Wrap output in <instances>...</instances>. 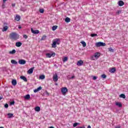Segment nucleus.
Here are the masks:
<instances>
[{"label":"nucleus","instance_id":"f257e3e1","mask_svg":"<svg viewBox=\"0 0 128 128\" xmlns=\"http://www.w3.org/2000/svg\"><path fill=\"white\" fill-rule=\"evenodd\" d=\"M9 38H10V40H18V38H20V35H18V34H16V32H12L10 34Z\"/></svg>","mask_w":128,"mask_h":128},{"label":"nucleus","instance_id":"f03ea898","mask_svg":"<svg viewBox=\"0 0 128 128\" xmlns=\"http://www.w3.org/2000/svg\"><path fill=\"white\" fill-rule=\"evenodd\" d=\"M60 44V38H55L53 40L52 44V48H56V44Z\"/></svg>","mask_w":128,"mask_h":128},{"label":"nucleus","instance_id":"7ed1b4c3","mask_svg":"<svg viewBox=\"0 0 128 128\" xmlns=\"http://www.w3.org/2000/svg\"><path fill=\"white\" fill-rule=\"evenodd\" d=\"M106 43H104L102 42H98L96 44V46H97V48H98L100 46H106Z\"/></svg>","mask_w":128,"mask_h":128},{"label":"nucleus","instance_id":"20e7f679","mask_svg":"<svg viewBox=\"0 0 128 128\" xmlns=\"http://www.w3.org/2000/svg\"><path fill=\"white\" fill-rule=\"evenodd\" d=\"M61 92L63 96H66V92H68V88L66 87L63 88L62 89H61Z\"/></svg>","mask_w":128,"mask_h":128},{"label":"nucleus","instance_id":"39448f33","mask_svg":"<svg viewBox=\"0 0 128 128\" xmlns=\"http://www.w3.org/2000/svg\"><path fill=\"white\" fill-rule=\"evenodd\" d=\"M100 56V52L95 53L94 56H92V60H94V58H98Z\"/></svg>","mask_w":128,"mask_h":128},{"label":"nucleus","instance_id":"423d86ee","mask_svg":"<svg viewBox=\"0 0 128 128\" xmlns=\"http://www.w3.org/2000/svg\"><path fill=\"white\" fill-rule=\"evenodd\" d=\"M53 80L55 82H56L58 80V76L56 74H55L53 76Z\"/></svg>","mask_w":128,"mask_h":128},{"label":"nucleus","instance_id":"0eeeda50","mask_svg":"<svg viewBox=\"0 0 128 128\" xmlns=\"http://www.w3.org/2000/svg\"><path fill=\"white\" fill-rule=\"evenodd\" d=\"M31 32L32 34H40V30H34L32 28H31Z\"/></svg>","mask_w":128,"mask_h":128},{"label":"nucleus","instance_id":"6e6552de","mask_svg":"<svg viewBox=\"0 0 128 128\" xmlns=\"http://www.w3.org/2000/svg\"><path fill=\"white\" fill-rule=\"evenodd\" d=\"M26 61L24 60H18V64H26Z\"/></svg>","mask_w":128,"mask_h":128},{"label":"nucleus","instance_id":"1a4fd4ad","mask_svg":"<svg viewBox=\"0 0 128 128\" xmlns=\"http://www.w3.org/2000/svg\"><path fill=\"white\" fill-rule=\"evenodd\" d=\"M56 56V53H52L51 54L50 53L46 54L47 58H52V56Z\"/></svg>","mask_w":128,"mask_h":128},{"label":"nucleus","instance_id":"9d476101","mask_svg":"<svg viewBox=\"0 0 128 128\" xmlns=\"http://www.w3.org/2000/svg\"><path fill=\"white\" fill-rule=\"evenodd\" d=\"M119 6H122L124 4V2L122 0H119L118 2Z\"/></svg>","mask_w":128,"mask_h":128},{"label":"nucleus","instance_id":"9b49d317","mask_svg":"<svg viewBox=\"0 0 128 128\" xmlns=\"http://www.w3.org/2000/svg\"><path fill=\"white\" fill-rule=\"evenodd\" d=\"M34 67H33L29 69L28 71V74H32V72H34Z\"/></svg>","mask_w":128,"mask_h":128},{"label":"nucleus","instance_id":"f8f14e48","mask_svg":"<svg viewBox=\"0 0 128 128\" xmlns=\"http://www.w3.org/2000/svg\"><path fill=\"white\" fill-rule=\"evenodd\" d=\"M84 64V61L82 60H78V62H77V66H82V64Z\"/></svg>","mask_w":128,"mask_h":128},{"label":"nucleus","instance_id":"ddd939ff","mask_svg":"<svg viewBox=\"0 0 128 128\" xmlns=\"http://www.w3.org/2000/svg\"><path fill=\"white\" fill-rule=\"evenodd\" d=\"M20 78H21V80H24V82H28V79L26 78V77L24 76H20Z\"/></svg>","mask_w":128,"mask_h":128},{"label":"nucleus","instance_id":"4468645a","mask_svg":"<svg viewBox=\"0 0 128 128\" xmlns=\"http://www.w3.org/2000/svg\"><path fill=\"white\" fill-rule=\"evenodd\" d=\"M116 68H112L109 70V72L112 74H114V72H116Z\"/></svg>","mask_w":128,"mask_h":128},{"label":"nucleus","instance_id":"2eb2a0df","mask_svg":"<svg viewBox=\"0 0 128 128\" xmlns=\"http://www.w3.org/2000/svg\"><path fill=\"white\" fill-rule=\"evenodd\" d=\"M20 20V16L19 15H16L15 17V20H16L17 22H19Z\"/></svg>","mask_w":128,"mask_h":128},{"label":"nucleus","instance_id":"dca6fc26","mask_svg":"<svg viewBox=\"0 0 128 128\" xmlns=\"http://www.w3.org/2000/svg\"><path fill=\"white\" fill-rule=\"evenodd\" d=\"M8 28V26H6L3 27V28L2 29V32H6Z\"/></svg>","mask_w":128,"mask_h":128},{"label":"nucleus","instance_id":"f3484780","mask_svg":"<svg viewBox=\"0 0 128 128\" xmlns=\"http://www.w3.org/2000/svg\"><path fill=\"white\" fill-rule=\"evenodd\" d=\"M116 104L117 106H118V108H122V104L120 102H116Z\"/></svg>","mask_w":128,"mask_h":128},{"label":"nucleus","instance_id":"a211bd4d","mask_svg":"<svg viewBox=\"0 0 128 128\" xmlns=\"http://www.w3.org/2000/svg\"><path fill=\"white\" fill-rule=\"evenodd\" d=\"M22 44L20 42H16V46L18 48H20V46H21Z\"/></svg>","mask_w":128,"mask_h":128},{"label":"nucleus","instance_id":"6ab92c4d","mask_svg":"<svg viewBox=\"0 0 128 128\" xmlns=\"http://www.w3.org/2000/svg\"><path fill=\"white\" fill-rule=\"evenodd\" d=\"M42 88V86H39L38 88H37V89H35L34 90V92H40Z\"/></svg>","mask_w":128,"mask_h":128},{"label":"nucleus","instance_id":"aec40b11","mask_svg":"<svg viewBox=\"0 0 128 128\" xmlns=\"http://www.w3.org/2000/svg\"><path fill=\"white\" fill-rule=\"evenodd\" d=\"M12 86H16V80H12Z\"/></svg>","mask_w":128,"mask_h":128},{"label":"nucleus","instance_id":"412c9836","mask_svg":"<svg viewBox=\"0 0 128 128\" xmlns=\"http://www.w3.org/2000/svg\"><path fill=\"white\" fill-rule=\"evenodd\" d=\"M8 118H10L14 116V114L12 113H8Z\"/></svg>","mask_w":128,"mask_h":128},{"label":"nucleus","instance_id":"4be33fe9","mask_svg":"<svg viewBox=\"0 0 128 128\" xmlns=\"http://www.w3.org/2000/svg\"><path fill=\"white\" fill-rule=\"evenodd\" d=\"M24 98L25 100H28L29 98H30V94H26L24 96Z\"/></svg>","mask_w":128,"mask_h":128},{"label":"nucleus","instance_id":"5701e85b","mask_svg":"<svg viewBox=\"0 0 128 128\" xmlns=\"http://www.w3.org/2000/svg\"><path fill=\"white\" fill-rule=\"evenodd\" d=\"M40 80H44L46 76L44 75H41L39 76Z\"/></svg>","mask_w":128,"mask_h":128},{"label":"nucleus","instance_id":"b1692460","mask_svg":"<svg viewBox=\"0 0 128 128\" xmlns=\"http://www.w3.org/2000/svg\"><path fill=\"white\" fill-rule=\"evenodd\" d=\"M65 22H70V18L68 17H67L65 18Z\"/></svg>","mask_w":128,"mask_h":128},{"label":"nucleus","instance_id":"393cba45","mask_svg":"<svg viewBox=\"0 0 128 128\" xmlns=\"http://www.w3.org/2000/svg\"><path fill=\"white\" fill-rule=\"evenodd\" d=\"M36 112H40V106H36L35 108Z\"/></svg>","mask_w":128,"mask_h":128},{"label":"nucleus","instance_id":"a878e982","mask_svg":"<svg viewBox=\"0 0 128 128\" xmlns=\"http://www.w3.org/2000/svg\"><path fill=\"white\" fill-rule=\"evenodd\" d=\"M11 62L13 64H18V62L16 61V60H12Z\"/></svg>","mask_w":128,"mask_h":128},{"label":"nucleus","instance_id":"bb28decb","mask_svg":"<svg viewBox=\"0 0 128 128\" xmlns=\"http://www.w3.org/2000/svg\"><path fill=\"white\" fill-rule=\"evenodd\" d=\"M81 44H82V46H84V48H85V46H86V42H84V41H82L81 42Z\"/></svg>","mask_w":128,"mask_h":128},{"label":"nucleus","instance_id":"cd10ccee","mask_svg":"<svg viewBox=\"0 0 128 128\" xmlns=\"http://www.w3.org/2000/svg\"><path fill=\"white\" fill-rule=\"evenodd\" d=\"M80 126V123L75 122L73 124L74 128H76V126Z\"/></svg>","mask_w":128,"mask_h":128},{"label":"nucleus","instance_id":"c85d7f7f","mask_svg":"<svg viewBox=\"0 0 128 128\" xmlns=\"http://www.w3.org/2000/svg\"><path fill=\"white\" fill-rule=\"evenodd\" d=\"M120 98H126V95H124V94H121L120 96Z\"/></svg>","mask_w":128,"mask_h":128},{"label":"nucleus","instance_id":"c756f323","mask_svg":"<svg viewBox=\"0 0 128 128\" xmlns=\"http://www.w3.org/2000/svg\"><path fill=\"white\" fill-rule=\"evenodd\" d=\"M90 36H92V38H94V36H98V34H90Z\"/></svg>","mask_w":128,"mask_h":128},{"label":"nucleus","instance_id":"7c9ffc66","mask_svg":"<svg viewBox=\"0 0 128 128\" xmlns=\"http://www.w3.org/2000/svg\"><path fill=\"white\" fill-rule=\"evenodd\" d=\"M10 54H16V50H13L12 51H10Z\"/></svg>","mask_w":128,"mask_h":128},{"label":"nucleus","instance_id":"2f4dec72","mask_svg":"<svg viewBox=\"0 0 128 128\" xmlns=\"http://www.w3.org/2000/svg\"><path fill=\"white\" fill-rule=\"evenodd\" d=\"M56 28H58V26H54L52 27V30H56Z\"/></svg>","mask_w":128,"mask_h":128},{"label":"nucleus","instance_id":"473e14b6","mask_svg":"<svg viewBox=\"0 0 128 128\" xmlns=\"http://www.w3.org/2000/svg\"><path fill=\"white\" fill-rule=\"evenodd\" d=\"M46 40V36H42V38L41 40Z\"/></svg>","mask_w":128,"mask_h":128},{"label":"nucleus","instance_id":"72a5a7b5","mask_svg":"<svg viewBox=\"0 0 128 128\" xmlns=\"http://www.w3.org/2000/svg\"><path fill=\"white\" fill-rule=\"evenodd\" d=\"M62 61L64 62H68V57H65L62 59Z\"/></svg>","mask_w":128,"mask_h":128},{"label":"nucleus","instance_id":"f704fd0d","mask_svg":"<svg viewBox=\"0 0 128 128\" xmlns=\"http://www.w3.org/2000/svg\"><path fill=\"white\" fill-rule=\"evenodd\" d=\"M40 14H44V9H40Z\"/></svg>","mask_w":128,"mask_h":128},{"label":"nucleus","instance_id":"c9c22d12","mask_svg":"<svg viewBox=\"0 0 128 128\" xmlns=\"http://www.w3.org/2000/svg\"><path fill=\"white\" fill-rule=\"evenodd\" d=\"M122 14V10H119L117 12H116V14Z\"/></svg>","mask_w":128,"mask_h":128},{"label":"nucleus","instance_id":"e433bc0d","mask_svg":"<svg viewBox=\"0 0 128 128\" xmlns=\"http://www.w3.org/2000/svg\"><path fill=\"white\" fill-rule=\"evenodd\" d=\"M101 78H106V75L103 74L101 76Z\"/></svg>","mask_w":128,"mask_h":128},{"label":"nucleus","instance_id":"4c0bfd02","mask_svg":"<svg viewBox=\"0 0 128 128\" xmlns=\"http://www.w3.org/2000/svg\"><path fill=\"white\" fill-rule=\"evenodd\" d=\"M108 50L109 52H114V49H112V48H108Z\"/></svg>","mask_w":128,"mask_h":128},{"label":"nucleus","instance_id":"58836bf2","mask_svg":"<svg viewBox=\"0 0 128 128\" xmlns=\"http://www.w3.org/2000/svg\"><path fill=\"white\" fill-rule=\"evenodd\" d=\"M20 10L22 12H26V8H24L22 7L20 8Z\"/></svg>","mask_w":128,"mask_h":128},{"label":"nucleus","instance_id":"ea45409f","mask_svg":"<svg viewBox=\"0 0 128 128\" xmlns=\"http://www.w3.org/2000/svg\"><path fill=\"white\" fill-rule=\"evenodd\" d=\"M4 106L6 108H8V104H6Z\"/></svg>","mask_w":128,"mask_h":128},{"label":"nucleus","instance_id":"a19ab883","mask_svg":"<svg viewBox=\"0 0 128 128\" xmlns=\"http://www.w3.org/2000/svg\"><path fill=\"white\" fill-rule=\"evenodd\" d=\"M23 38H25L26 40V38H28V36H26V34H24V35L23 36Z\"/></svg>","mask_w":128,"mask_h":128},{"label":"nucleus","instance_id":"79ce46f5","mask_svg":"<svg viewBox=\"0 0 128 128\" xmlns=\"http://www.w3.org/2000/svg\"><path fill=\"white\" fill-rule=\"evenodd\" d=\"M98 78V77H96V76H94L92 78V80H96Z\"/></svg>","mask_w":128,"mask_h":128},{"label":"nucleus","instance_id":"37998d69","mask_svg":"<svg viewBox=\"0 0 128 128\" xmlns=\"http://www.w3.org/2000/svg\"><path fill=\"white\" fill-rule=\"evenodd\" d=\"M14 104V101L10 102V106H13Z\"/></svg>","mask_w":128,"mask_h":128},{"label":"nucleus","instance_id":"c03bdc74","mask_svg":"<svg viewBox=\"0 0 128 128\" xmlns=\"http://www.w3.org/2000/svg\"><path fill=\"white\" fill-rule=\"evenodd\" d=\"M45 94H46L47 96H50V93H48V92L47 90H46Z\"/></svg>","mask_w":128,"mask_h":128},{"label":"nucleus","instance_id":"a18cd8bd","mask_svg":"<svg viewBox=\"0 0 128 128\" xmlns=\"http://www.w3.org/2000/svg\"><path fill=\"white\" fill-rule=\"evenodd\" d=\"M86 128V127H85L84 126H83L82 127V126H79V127H78V128Z\"/></svg>","mask_w":128,"mask_h":128},{"label":"nucleus","instance_id":"49530a36","mask_svg":"<svg viewBox=\"0 0 128 128\" xmlns=\"http://www.w3.org/2000/svg\"><path fill=\"white\" fill-rule=\"evenodd\" d=\"M18 28H19L20 30V28H22V26L19 25L18 26Z\"/></svg>","mask_w":128,"mask_h":128},{"label":"nucleus","instance_id":"de8ad7c7","mask_svg":"<svg viewBox=\"0 0 128 128\" xmlns=\"http://www.w3.org/2000/svg\"><path fill=\"white\" fill-rule=\"evenodd\" d=\"M70 78L71 79H73V78H74V76H72L71 78Z\"/></svg>","mask_w":128,"mask_h":128},{"label":"nucleus","instance_id":"09e8293b","mask_svg":"<svg viewBox=\"0 0 128 128\" xmlns=\"http://www.w3.org/2000/svg\"><path fill=\"white\" fill-rule=\"evenodd\" d=\"M12 6H13V7L16 6V4H12Z\"/></svg>","mask_w":128,"mask_h":128},{"label":"nucleus","instance_id":"8fccbe9b","mask_svg":"<svg viewBox=\"0 0 128 128\" xmlns=\"http://www.w3.org/2000/svg\"><path fill=\"white\" fill-rule=\"evenodd\" d=\"M4 26H8V23H6V22H4Z\"/></svg>","mask_w":128,"mask_h":128},{"label":"nucleus","instance_id":"3c124183","mask_svg":"<svg viewBox=\"0 0 128 128\" xmlns=\"http://www.w3.org/2000/svg\"><path fill=\"white\" fill-rule=\"evenodd\" d=\"M92 128V126H90L88 125V128Z\"/></svg>","mask_w":128,"mask_h":128},{"label":"nucleus","instance_id":"603ef678","mask_svg":"<svg viewBox=\"0 0 128 128\" xmlns=\"http://www.w3.org/2000/svg\"><path fill=\"white\" fill-rule=\"evenodd\" d=\"M6 0H3V2H6Z\"/></svg>","mask_w":128,"mask_h":128},{"label":"nucleus","instance_id":"864d4df0","mask_svg":"<svg viewBox=\"0 0 128 128\" xmlns=\"http://www.w3.org/2000/svg\"><path fill=\"white\" fill-rule=\"evenodd\" d=\"M2 100V96H0V100Z\"/></svg>","mask_w":128,"mask_h":128},{"label":"nucleus","instance_id":"5fc2aeb1","mask_svg":"<svg viewBox=\"0 0 128 128\" xmlns=\"http://www.w3.org/2000/svg\"><path fill=\"white\" fill-rule=\"evenodd\" d=\"M115 128H120V126H119V127L118 126H116Z\"/></svg>","mask_w":128,"mask_h":128},{"label":"nucleus","instance_id":"6e6d98bb","mask_svg":"<svg viewBox=\"0 0 128 128\" xmlns=\"http://www.w3.org/2000/svg\"><path fill=\"white\" fill-rule=\"evenodd\" d=\"M49 128H54V126H50Z\"/></svg>","mask_w":128,"mask_h":128},{"label":"nucleus","instance_id":"4d7b16f0","mask_svg":"<svg viewBox=\"0 0 128 128\" xmlns=\"http://www.w3.org/2000/svg\"><path fill=\"white\" fill-rule=\"evenodd\" d=\"M0 128H4L3 126H1L0 127Z\"/></svg>","mask_w":128,"mask_h":128},{"label":"nucleus","instance_id":"13d9d810","mask_svg":"<svg viewBox=\"0 0 128 128\" xmlns=\"http://www.w3.org/2000/svg\"><path fill=\"white\" fill-rule=\"evenodd\" d=\"M56 86H58V84H56Z\"/></svg>","mask_w":128,"mask_h":128}]
</instances>
